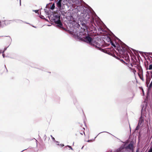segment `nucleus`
<instances>
[{
	"instance_id": "nucleus-25",
	"label": "nucleus",
	"mask_w": 152,
	"mask_h": 152,
	"mask_svg": "<svg viewBox=\"0 0 152 152\" xmlns=\"http://www.w3.org/2000/svg\"><path fill=\"white\" fill-rule=\"evenodd\" d=\"M57 145H59V144H58H58H57Z\"/></svg>"
},
{
	"instance_id": "nucleus-19",
	"label": "nucleus",
	"mask_w": 152,
	"mask_h": 152,
	"mask_svg": "<svg viewBox=\"0 0 152 152\" xmlns=\"http://www.w3.org/2000/svg\"><path fill=\"white\" fill-rule=\"evenodd\" d=\"M3 57H4V54H3Z\"/></svg>"
},
{
	"instance_id": "nucleus-9",
	"label": "nucleus",
	"mask_w": 152,
	"mask_h": 152,
	"mask_svg": "<svg viewBox=\"0 0 152 152\" xmlns=\"http://www.w3.org/2000/svg\"><path fill=\"white\" fill-rule=\"evenodd\" d=\"M138 75L140 77V78L142 80V81H144V79H143V77H142L141 76H140L139 74H138Z\"/></svg>"
},
{
	"instance_id": "nucleus-6",
	"label": "nucleus",
	"mask_w": 152,
	"mask_h": 152,
	"mask_svg": "<svg viewBox=\"0 0 152 152\" xmlns=\"http://www.w3.org/2000/svg\"><path fill=\"white\" fill-rule=\"evenodd\" d=\"M85 18V20H88V19H89L90 18V16L88 14H86V17Z\"/></svg>"
},
{
	"instance_id": "nucleus-11",
	"label": "nucleus",
	"mask_w": 152,
	"mask_h": 152,
	"mask_svg": "<svg viewBox=\"0 0 152 152\" xmlns=\"http://www.w3.org/2000/svg\"><path fill=\"white\" fill-rule=\"evenodd\" d=\"M70 20L72 21H74V18L73 17L71 16L70 18Z\"/></svg>"
},
{
	"instance_id": "nucleus-1",
	"label": "nucleus",
	"mask_w": 152,
	"mask_h": 152,
	"mask_svg": "<svg viewBox=\"0 0 152 152\" xmlns=\"http://www.w3.org/2000/svg\"><path fill=\"white\" fill-rule=\"evenodd\" d=\"M84 34L82 32L80 33H77V35L80 38L82 39L84 41L87 43H88L91 45L95 47V48H98L99 50H100V45L97 42H94L89 35L86 34L85 35H83Z\"/></svg>"
},
{
	"instance_id": "nucleus-26",
	"label": "nucleus",
	"mask_w": 152,
	"mask_h": 152,
	"mask_svg": "<svg viewBox=\"0 0 152 152\" xmlns=\"http://www.w3.org/2000/svg\"><path fill=\"white\" fill-rule=\"evenodd\" d=\"M57 142V143H58V142Z\"/></svg>"
},
{
	"instance_id": "nucleus-7",
	"label": "nucleus",
	"mask_w": 152,
	"mask_h": 152,
	"mask_svg": "<svg viewBox=\"0 0 152 152\" xmlns=\"http://www.w3.org/2000/svg\"><path fill=\"white\" fill-rule=\"evenodd\" d=\"M149 70H152V64H150L149 65V67L148 68Z\"/></svg>"
},
{
	"instance_id": "nucleus-24",
	"label": "nucleus",
	"mask_w": 152,
	"mask_h": 152,
	"mask_svg": "<svg viewBox=\"0 0 152 152\" xmlns=\"http://www.w3.org/2000/svg\"><path fill=\"white\" fill-rule=\"evenodd\" d=\"M7 49V48L5 49V50H6Z\"/></svg>"
},
{
	"instance_id": "nucleus-23",
	"label": "nucleus",
	"mask_w": 152,
	"mask_h": 152,
	"mask_svg": "<svg viewBox=\"0 0 152 152\" xmlns=\"http://www.w3.org/2000/svg\"><path fill=\"white\" fill-rule=\"evenodd\" d=\"M20 4H21V1H20Z\"/></svg>"
},
{
	"instance_id": "nucleus-22",
	"label": "nucleus",
	"mask_w": 152,
	"mask_h": 152,
	"mask_svg": "<svg viewBox=\"0 0 152 152\" xmlns=\"http://www.w3.org/2000/svg\"><path fill=\"white\" fill-rule=\"evenodd\" d=\"M89 141H90V140H88V141H87V142H89Z\"/></svg>"
},
{
	"instance_id": "nucleus-17",
	"label": "nucleus",
	"mask_w": 152,
	"mask_h": 152,
	"mask_svg": "<svg viewBox=\"0 0 152 152\" xmlns=\"http://www.w3.org/2000/svg\"><path fill=\"white\" fill-rule=\"evenodd\" d=\"M112 45L114 47H115V45L113 43H112Z\"/></svg>"
},
{
	"instance_id": "nucleus-14",
	"label": "nucleus",
	"mask_w": 152,
	"mask_h": 152,
	"mask_svg": "<svg viewBox=\"0 0 152 152\" xmlns=\"http://www.w3.org/2000/svg\"><path fill=\"white\" fill-rule=\"evenodd\" d=\"M54 7H55L54 5H53V6H52V9H54Z\"/></svg>"
},
{
	"instance_id": "nucleus-18",
	"label": "nucleus",
	"mask_w": 152,
	"mask_h": 152,
	"mask_svg": "<svg viewBox=\"0 0 152 152\" xmlns=\"http://www.w3.org/2000/svg\"><path fill=\"white\" fill-rule=\"evenodd\" d=\"M149 55L152 56V53H149Z\"/></svg>"
},
{
	"instance_id": "nucleus-4",
	"label": "nucleus",
	"mask_w": 152,
	"mask_h": 152,
	"mask_svg": "<svg viewBox=\"0 0 152 152\" xmlns=\"http://www.w3.org/2000/svg\"><path fill=\"white\" fill-rule=\"evenodd\" d=\"M144 121L143 118H142V116H141L140 119V120L139 122L138 126L137 127V128L139 126H142L143 123Z\"/></svg>"
},
{
	"instance_id": "nucleus-2",
	"label": "nucleus",
	"mask_w": 152,
	"mask_h": 152,
	"mask_svg": "<svg viewBox=\"0 0 152 152\" xmlns=\"http://www.w3.org/2000/svg\"><path fill=\"white\" fill-rule=\"evenodd\" d=\"M134 142H131L130 143L127 145V143H126L123 146H122L120 148L122 150V151H125L127 152H130L132 151L133 152L134 150Z\"/></svg>"
},
{
	"instance_id": "nucleus-20",
	"label": "nucleus",
	"mask_w": 152,
	"mask_h": 152,
	"mask_svg": "<svg viewBox=\"0 0 152 152\" xmlns=\"http://www.w3.org/2000/svg\"><path fill=\"white\" fill-rule=\"evenodd\" d=\"M2 53V51H0V54H1Z\"/></svg>"
},
{
	"instance_id": "nucleus-10",
	"label": "nucleus",
	"mask_w": 152,
	"mask_h": 152,
	"mask_svg": "<svg viewBox=\"0 0 152 152\" xmlns=\"http://www.w3.org/2000/svg\"><path fill=\"white\" fill-rule=\"evenodd\" d=\"M50 136L52 138V139L54 141H55V138L52 136V135H50Z\"/></svg>"
},
{
	"instance_id": "nucleus-5",
	"label": "nucleus",
	"mask_w": 152,
	"mask_h": 152,
	"mask_svg": "<svg viewBox=\"0 0 152 152\" xmlns=\"http://www.w3.org/2000/svg\"><path fill=\"white\" fill-rule=\"evenodd\" d=\"M61 4H64L62 3V0H59V1L57 3V7L58 8H61Z\"/></svg>"
},
{
	"instance_id": "nucleus-3",
	"label": "nucleus",
	"mask_w": 152,
	"mask_h": 152,
	"mask_svg": "<svg viewBox=\"0 0 152 152\" xmlns=\"http://www.w3.org/2000/svg\"><path fill=\"white\" fill-rule=\"evenodd\" d=\"M52 20L58 26L61 27L62 25L60 20V16L56 14H55L52 17Z\"/></svg>"
},
{
	"instance_id": "nucleus-12",
	"label": "nucleus",
	"mask_w": 152,
	"mask_h": 152,
	"mask_svg": "<svg viewBox=\"0 0 152 152\" xmlns=\"http://www.w3.org/2000/svg\"><path fill=\"white\" fill-rule=\"evenodd\" d=\"M148 152H152V148H150Z\"/></svg>"
},
{
	"instance_id": "nucleus-13",
	"label": "nucleus",
	"mask_w": 152,
	"mask_h": 152,
	"mask_svg": "<svg viewBox=\"0 0 152 152\" xmlns=\"http://www.w3.org/2000/svg\"><path fill=\"white\" fill-rule=\"evenodd\" d=\"M38 11H39L38 10H33V11L35 12L36 13H37Z\"/></svg>"
},
{
	"instance_id": "nucleus-16",
	"label": "nucleus",
	"mask_w": 152,
	"mask_h": 152,
	"mask_svg": "<svg viewBox=\"0 0 152 152\" xmlns=\"http://www.w3.org/2000/svg\"><path fill=\"white\" fill-rule=\"evenodd\" d=\"M60 145L61 146H63L64 145L63 144H61L59 145Z\"/></svg>"
},
{
	"instance_id": "nucleus-8",
	"label": "nucleus",
	"mask_w": 152,
	"mask_h": 152,
	"mask_svg": "<svg viewBox=\"0 0 152 152\" xmlns=\"http://www.w3.org/2000/svg\"><path fill=\"white\" fill-rule=\"evenodd\" d=\"M145 107H143L142 108V113L143 112H144V111H145Z\"/></svg>"
},
{
	"instance_id": "nucleus-15",
	"label": "nucleus",
	"mask_w": 152,
	"mask_h": 152,
	"mask_svg": "<svg viewBox=\"0 0 152 152\" xmlns=\"http://www.w3.org/2000/svg\"><path fill=\"white\" fill-rule=\"evenodd\" d=\"M67 146H68L70 149H72V148L70 146L67 145Z\"/></svg>"
},
{
	"instance_id": "nucleus-21",
	"label": "nucleus",
	"mask_w": 152,
	"mask_h": 152,
	"mask_svg": "<svg viewBox=\"0 0 152 152\" xmlns=\"http://www.w3.org/2000/svg\"><path fill=\"white\" fill-rule=\"evenodd\" d=\"M136 152H139V151L138 150H137V151H136Z\"/></svg>"
}]
</instances>
